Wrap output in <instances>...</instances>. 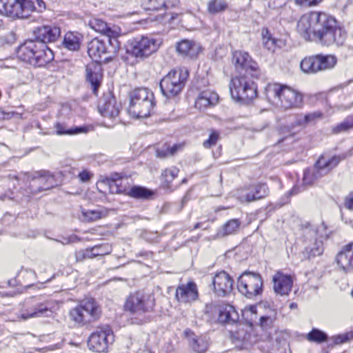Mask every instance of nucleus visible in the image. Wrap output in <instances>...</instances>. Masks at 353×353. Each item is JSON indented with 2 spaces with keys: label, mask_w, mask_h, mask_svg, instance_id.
Returning a JSON list of instances; mask_svg holds the SVG:
<instances>
[{
  "label": "nucleus",
  "mask_w": 353,
  "mask_h": 353,
  "mask_svg": "<svg viewBox=\"0 0 353 353\" xmlns=\"http://www.w3.org/2000/svg\"><path fill=\"white\" fill-rule=\"evenodd\" d=\"M296 28L306 41L318 39L324 46H342L346 39L345 30L335 18L325 12H312L303 15Z\"/></svg>",
  "instance_id": "nucleus-1"
},
{
  "label": "nucleus",
  "mask_w": 353,
  "mask_h": 353,
  "mask_svg": "<svg viewBox=\"0 0 353 353\" xmlns=\"http://www.w3.org/2000/svg\"><path fill=\"white\" fill-rule=\"evenodd\" d=\"M17 57L35 67H43L53 60L54 54L44 43L30 39L19 47Z\"/></svg>",
  "instance_id": "nucleus-2"
},
{
  "label": "nucleus",
  "mask_w": 353,
  "mask_h": 353,
  "mask_svg": "<svg viewBox=\"0 0 353 353\" xmlns=\"http://www.w3.org/2000/svg\"><path fill=\"white\" fill-rule=\"evenodd\" d=\"M265 91L270 100L285 110L300 108L303 103L301 94L289 86L269 84Z\"/></svg>",
  "instance_id": "nucleus-3"
},
{
  "label": "nucleus",
  "mask_w": 353,
  "mask_h": 353,
  "mask_svg": "<svg viewBox=\"0 0 353 353\" xmlns=\"http://www.w3.org/2000/svg\"><path fill=\"white\" fill-rule=\"evenodd\" d=\"M154 105L153 93L146 88H137L131 94L128 112L132 117L145 118L150 114Z\"/></svg>",
  "instance_id": "nucleus-4"
},
{
  "label": "nucleus",
  "mask_w": 353,
  "mask_h": 353,
  "mask_svg": "<svg viewBox=\"0 0 353 353\" xmlns=\"http://www.w3.org/2000/svg\"><path fill=\"white\" fill-rule=\"evenodd\" d=\"M105 53V41L101 37H95L90 41V57L94 62L93 72L90 71V83L92 85V92L96 96L103 80L101 55Z\"/></svg>",
  "instance_id": "nucleus-5"
},
{
  "label": "nucleus",
  "mask_w": 353,
  "mask_h": 353,
  "mask_svg": "<svg viewBox=\"0 0 353 353\" xmlns=\"http://www.w3.org/2000/svg\"><path fill=\"white\" fill-rule=\"evenodd\" d=\"M188 76V70L185 68L171 70L160 81L162 94L167 98L177 95L184 87Z\"/></svg>",
  "instance_id": "nucleus-6"
},
{
  "label": "nucleus",
  "mask_w": 353,
  "mask_h": 353,
  "mask_svg": "<svg viewBox=\"0 0 353 353\" xmlns=\"http://www.w3.org/2000/svg\"><path fill=\"white\" fill-rule=\"evenodd\" d=\"M230 90L234 101L244 103L250 102L257 94L254 83L248 80L245 75L232 78L230 83Z\"/></svg>",
  "instance_id": "nucleus-7"
},
{
  "label": "nucleus",
  "mask_w": 353,
  "mask_h": 353,
  "mask_svg": "<svg viewBox=\"0 0 353 353\" xmlns=\"http://www.w3.org/2000/svg\"><path fill=\"white\" fill-rule=\"evenodd\" d=\"M239 292L248 299H253L262 294L263 281L260 274L245 271L238 278Z\"/></svg>",
  "instance_id": "nucleus-8"
},
{
  "label": "nucleus",
  "mask_w": 353,
  "mask_h": 353,
  "mask_svg": "<svg viewBox=\"0 0 353 353\" xmlns=\"http://www.w3.org/2000/svg\"><path fill=\"white\" fill-rule=\"evenodd\" d=\"M54 310V302L51 300L34 301L26 305L17 314L19 321H27L30 319L51 318Z\"/></svg>",
  "instance_id": "nucleus-9"
},
{
  "label": "nucleus",
  "mask_w": 353,
  "mask_h": 353,
  "mask_svg": "<svg viewBox=\"0 0 353 353\" xmlns=\"http://www.w3.org/2000/svg\"><path fill=\"white\" fill-rule=\"evenodd\" d=\"M154 305L155 299L152 294L139 291L128 296L124 307L131 313L142 314L152 312Z\"/></svg>",
  "instance_id": "nucleus-10"
},
{
  "label": "nucleus",
  "mask_w": 353,
  "mask_h": 353,
  "mask_svg": "<svg viewBox=\"0 0 353 353\" xmlns=\"http://www.w3.org/2000/svg\"><path fill=\"white\" fill-rule=\"evenodd\" d=\"M161 41L152 36H143L134 39L128 51L137 58H145L157 51Z\"/></svg>",
  "instance_id": "nucleus-11"
},
{
  "label": "nucleus",
  "mask_w": 353,
  "mask_h": 353,
  "mask_svg": "<svg viewBox=\"0 0 353 353\" xmlns=\"http://www.w3.org/2000/svg\"><path fill=\"white\" fill-rule=\"evenodd\" d=\"M340 161L341 158L336 156L330 159H326L323 157H321L314 168L307 169L304 172L303 177L304 185H312L316 180L327 174L332 169L335 168Z\"/></svg>",
  "instance_id": "nucleus-12"
},
{
  "label": "nucleus",
  "mask_w": 353,
  "mask_h": 353,
  "mask_svg": "<svg viewBox=\"0 0 353 353\" xmlns=\"http://www.w3.org/2000/svg\"><path fill=\"white\" fill-rule=\"evenodd\" d=\"M232 62L235 70L240 75L250 74L254 78L259 77L260 70L259 65L248 52L235 51L232 54Z\"/></svg>",
  "instance_id": "nucleus-13"
},
{
  "label": "nucleus",
  "mask_w": 353,
  "mask_h": 353,
  "mask_svg": "<svg viewBox=\"0 0 353 353\" xmlns=\"http://www.w3.org/2000/svg\"><path fill=\"white\" fill-rule=\"evenodd\" d=\"M23 175L27 181L30 182L29 188L32 194L49 190L57 185L54 175L46 170L25 173Z\"/></svg>",
  "instance_id": "nucleus-14"
},
{
  "label": "nucleus",
  "mask_w": 353,
  "mask_h": 353,
  "mask_svg": "<svg viewBox=\"0 0 353 353\" xmlns=\"http://www.w3.org/2000/svg\"><path fill=\"white\" fill-rule=\"evenodd\" d=\"M32 8L30 0H0V12L10 17L26 18Z\"/></svg>",
  "instance_id": "nucleus-15"
},
{
  "label": "nucleus",
  "mask_w": 353,
  "mask_h": 353,
  "mask_svg": "<svg viewBox=\"0 0 353 353\" xmlns=\"http://www.w3.org/2000/svg\"><path fill=\"white\" fill-rule=\"evenodd\" d=\"M114 336L108 326L97 327L90 334V350L96 352H105L108 345L112 344Z\"/></svg>",
  "instance_id": "nucleus-16"
},
{
  "label": "nucleus",
  "mask_w": 353,
  "mask_h": 353,
  "mask_svg": "<svg viewBox=\"0 0 353 353\" xmlns=\"http://www.w3.org/2000/svg\"><path fill=\"white\" fill-rule=\"evenodd\" d=\"M205 313L212 316L218 314V321L221 323H234L239 320L237 312L230 305L208 303L205 306Z\"/></svg>",
  "instance_id": "nucleus-17"
},
{
  "label": "nucleus",
  "mask_w": 353,
  "mask_h": 353,
  "mask_svg": "<svg viewBox=\"0 0 353 353\" xmlns=\"http://www.w3.org/2000/svg\"><path fill=\"white\" fill-rule=\"evenodd\" d=\"M320 228H324L323 225H322L318 228L310 225L303 229L305 241L311 243L306 248L307 250H309L310 256H319L323 253V234L319 233Z\"/></svg>",
  "instance_id": "nucleus-18"
},
{
  "label": "nucleus",
  "mask_w": 353,
  "mask_h": 353,
  "mask_svg": "<svg viewBox=\"0 0 353 353\" xmlns=\"http://www.w3.org/2000/svg\"><path fill=\"white\" fill-rule=\"evenodd\" d=\"M121 104L115 98L108 94L105 96L98 104V110L101 115L110 120L112 123L119 121Z\"/></svg>",
  "instance_id": "nucleus-19"
},
{
  "label": "nucleus",
  "mask_w": 353,
  "mask_h": 353,
  "mask_svg": "<svg viewBox=\"0 0 353 353\" xmlns=\"http://www.w3.org/2000/svg\"><path fill=\"white\" fill-rule=\"evenodd\" d=\"M268 188L265 183H258L239 190L238 199L241 202H252L268 196Z\"/></svg>",
  "instance_id": "nucleus-20"
},
{
  "label": "nucleus",
  "mask_w": 353,
  "mask_h": 353,
  "mask_svg": "<svg viewBox=\"0 0 353 353\" xmlns=\"http://www.w3.org/2000/svg\"><path fill=\"white\" fill-rule=\"evenodd\" d=\"M233 283V279L226 272H219L212 279L213 291L219 296H225L232 292Z\"/></svg>",
  "instance_id": "nucleus-21"
},
{
  "label": "nucleus",
  "mask_w": 353,
  "mask_h": 353,
  "mask_svg": "<svg viewBox=\"0 0 353 353\" xmlns=\"http://www.w3.org/2000/svg\"><path fill=\"white\" fill-rule=\"evenodd\" d=\"M61 34L59 28L52 26H42L37 27L33 30L35 42L47 43L54 42Z\"/></svg>",
  "instance_id": "nucleus-22"
},
{
  "label": "nucleus",
  "mask_w": 353,
  "mask_h": 353,
  "mask_svg": "<svg viewBox=\"0 0 353 353\" xmlns=\"http://www.w3.org/2000/svg\"><path fill=\"white\" fill-rule=\"evenodd\" d=\"M176 299L181 303H191L198 299L199 292L196 283L189 281L186 284L179 285L175 292Z\"/></svg>",
  "instance_id": "nucleus-23"
},
{
  "label": "nucleus",
  "mask_w": 353,
  "mask_h": 353,
  "mask_svg": "<svg viewBox=\"0 0 353 353\" xmlns=\"http://www.w3.org/2000/svg\"><path fill=\"white\" fill-rule=\"evenodd\" d=\"M273 288L276 294L288 295L292 290L293 281L291 276L279 271L272 277Z\"/></svg>",
  "instance_id": "nucleus-24"
},
{
  "label": "nucleus",
  "mask_w": 353,
  "mask_h": 353,
  "mask_svg": "<svg viewBox=\"0 0 353 353\" xmlns=\"http://www.w3.org/2000/svg\"><path fill=\"white\" fill-rule=\"evenodd\" d=\"M190 348L195 353H205L209 347V339L206 336L196 335L190 329L184 331Z\"/></svg>",
  "instance_id": "nucleus-25"
},
{
  "label": "nucleus",
  "mask_w": 353,
  "mask_h": 353,
  "mask_svg": "<svg viewBox=\"0 0 353 353\" xmlns=\"http://www.w3.org/2000/svg\"><path fill=\"white\" fill-rule=\"evenodd\" d=\"M336 262L345 272L353 270V242L341 249L336 256Z\"/></svg>",
  "instance_id": "nucleus-26"
},
{
  "label": "nucleus",
  "mask_w": 353,
  "mask_h": 353,
  "mask_svg": "<svg viewBox=\"0 0 353 353\" xmlns=\"http://www.w3.org/2000/svg\"><path fill=\"white\" fill-rule=\"evenodd\" d=\"M259 306L263 307L266 312L260 316L259 325L263 330H269L274 325L277 312L268 302H263Z\"/></svg>",
  "instance_id": "nucleus-27"
},
{
  "label": "nucleus",
  "mask_w": 353,
  "mask_h": 353,
  "mask_svg": "<svg viewBox=\"0 0 353 353\" xmlns=\"http://www.w3.org/2000/svg\"><path fill=\"white\" fill-rule=\"evenodd\" d=\"M218 94L211 90H205L199 94L195 101L196 108L204 110L207 108L214 106L218 103Z\"/></svg>",
  "instance_id": "nucleus-28"
},
{
  "label": "nucleus",
  "mask_w": 353,
  "mask_h": 353,
  "mask_svg": "<svg viewBox=\"0 0 353 353\" xmlns=\"http://www.w3.org/2000/svg\"><path fill=\"white\" fill-rule=\"evenodd\" d=\"M176 50L182 56L193 58L199 53L201 47L195 42L185 39L178 43Z\"/></svg>",
  "instance_id": "nucleus-29"
},
{
  "label": "nucleus",
  "mask_w": 353,
  "mask_h": 353,
  "mask_svg": "<svg viewBox=\"0 0 353 353\" xmlns=\"http://www.w3.org/2000/svg\"><path fill=\"white\" fill-rule=\"evenodd\" d=\"M130 196L138 199H148L154 194V192L145 187L133 186L127 193Z\"/></svg>",
  "instance_id": "nucleus-30"
},
{
  "label": "nucleus",
  "mask_w": 353,
  "mask_h": 353,
  "mask_svg": "<svg viewBox=\"0 0 353 353\" xmlns=\"http://www.w3.org/2000/svg\"><path fill=\"white\" fill-rule=\"evenodd\" d=\"M90 28L95 32L107 35L108 37L114 36V31L108 27L107 23L99 19H94L90 21Z\"/></svg>",
  "instance_id": "nucleus-31"
},
{
  "label": "nucleus",
  "mask_w": 353,
  "mask_h": 353,
  "mask_svg": "<svg viewBox=\"0 0 353 353\" xmlns=\"http://www.w3.org/2000/svg\"><path fill=\"white\" fill-rule=\"evenodd\" d=\"M179 170L176 167L166 168L161 174V181L163 185L167 188H172V181L178 176Z\"/></svg>",
  "instance_id": "nucleus-32"
},
{
  "label": "nucleus",
  "mask_w": 353,
  "mask_h": 353,
  "mask_svg": "<svg viewBox=\"0 0 353 353\" xmlns=\"http://www.w3.org/2000/svg\"><path fill=\"white\" fill-rule=\"evenodd\" d=\"M183 146V144H175L172 146H170L168 144H163L161 148L157 150V156L163 159L172 157L174 155L177 151L180 150Z\"/></svg>",
  "instance_id": "nucleus-33"
},
{
  "label": "nucleus",
  "mask_w": 353,
  "mask_h": 353,
  "mask_svg": "<svg viewBox=\"0 0 353 353\" xmlns=\"http://www.w3.org/2000/svg\"><path fill=\"white\" fill-rule=\"evenodd\" d=\"M316 56L305 57L300 63L301 70L305 74L316 73Z\"/></svg>",
  "instance_id": "nucleus-34"
},
{
  "label": "nucleus",
  "mask_w": 353,
  "mask_h": 353,
  "mask_svg": "<svg viewBox=\"0 0 353 353\" xmlns=\"http://www.w3.org/2000/svg\"><path fill=\"white\" fill-rule=\"evenodd\" d=\"M261 37L263 46L268 50L274 52L276 46V39L272 37L268 28H262Z\"/></svg>",
  "instance_id": "nucleus-35"
},
{
  "label": "nucleus",
  "mask_w": 353,
  "mask_h": 353,
  "mask_svg": "<svg viewBox=\"0 0 353 353\" xmlns=\"http://www.w3.org/2000/svg\"><path fill=\"white\" fill-rule=\"evenodd\" d=\"M63 44L70 50H78L80 47L79 38L72 32H68L64 37Z\"/></svg>",
  "instance_id": "nucleus-36"
},
{
  "label": "nucleus",
  "mask_w": 353,
  "mask_h": 353,
  "mask_svg": "<svg viewBox=\"0 0 353 353\" xmlns=\"http://www.w3.org/2000/svg\"><path fill=\"white\" fill-rule=\"evenodd\" d=\"M240 225V221L238 219H231L228 221L219 231L217 235L223 237L232 234L237 231Z\"/></svg>",
  "instance_id": "nucleus-37"
},
{
  "label": "nucleus",
  "mask_w": 353,
  "mask_h": 353,
  "mask_svg": "<svg viewBox=\"0 0 353 353\" xmlns=\"http://www.w3.org/2000/svg\"><path fill=\"white\" fill-rule=\"evenodd\" d=\"M322 117V113L320 112H314L305 115H299L296 119V125L305 126L309 123L315 122Z\"/></svg>",
  "instance_id": "nucleus-38"
},
{
  "label": "nucleus",
  "mask_w": 353,
  "mask_h": 353,
  "mask_svg": "<svg viewBox=\"0 0 353 353\" xmlns=\"http://www.w3.org/2000/svg\"><path fill=\"white\" fill-rule=\"evenodd\" d=\"M110 194H120L125 191V187L122 185V179L119 174L115 173L110 177Z\"/></svg>",
  "instance_id": "nucleus-39"
},
{
  "label": "nucleus",
  "mask_w": 353,
  "mask_h": 353,
  "mask_svg": "<svg viewBox=\"0 0 353 353\" xmlns=\"http://www.w3.org/2000/svg\"><path fill=\"white\" fill-rule=\"evenodd\" d=\"M306 339L310 342L316 343H321L328 340V336L326 333L317 329L313 328L306 336Z\"/></svg>",
  "instance_id": "nucleus-40"
},
{
  "label": "nucleus",
  "mask_w": 353,
  "mask_h": 353,
  "mask_svg": "<svg viewBox=\"0 0 353 353\" xmlns=\"http://www.w3.org/2000/svg\"><path fill=\"white\" fill-rule=\"evenodd\" d=\"M227 8L228 3L225 0H211L208 3V10L212 14L223 12Z\"/></svg>",
  "instance_id": "nucleus-41"
},
{
  "label": "nucleus",
  "mask_w": 353,
  "mask_h": 353,
  "mask_svg": "<svg viewBox=\"0 0 353 353\" xmlns=\"http://www.w3.org/2000/svg\"><path fill=\"white\" fill-rule=\"evenodd\" d=\"M353 128V115L346 117L343 121L333 127L334 134L346 132Z\"/></svg>",
  "instance_id": "nucleus-42"
},
{
  "label": "nucleus",
  "mask_w": 353,
  "mask_h": 353,
  "mask_svg": "<svg viewBox=\"0 0 353 353\" xmlns=\"http://www.w3.org/2000/svg\"><path fill=\"white\" fill-rule=\"evenodd\" d=\"M353 128V115L346 117L343 121L333 127L334 134L346 132Z\"/></svg>",
  "instance_id": "nucleus-43"
},
{
  "label": "nucleus",
  "mask_w": 353,
  "mask_h": 353,
  "mask_svg": "<svg viewBox=\"0 0 353 353\" xmlns=\"http://www.w3.org/2000/svg\"><path fill=\"white\" fill-rule=\"evenodd\" d=\"M257 310L256 305L246 306L242 310V316L248 323L252 325L256 319Z\"/></svg>",
  "instance_id": "nucleus-44"
},
{
  "label": "nucleus",
  "mask_w": 353,
  "mask_h": 353,
  "mask_svg": "<svg viewBox=\"0 0 353 353\" xmlns=\"http://www.w3.org/2000/svg\"><path fill=\"white\" fill-rule=\"evenodd\" d=\"M101 305L93 299H90V321L99 319L101 315Z\"/></svg>",
  "instance_id": "nucleus-45"
},
{
  "label": "nucleus",
  "mask_w": 353,
  "mask_h": 353,
  "mask_svg": "<svg viewBox=\"0 0 353 353\" xmlns=\"http://www.w3.org/2000/svg\"><path fill=\"white\" fill-rule=\"evenodd\" d=\"M87 312L88 310L85 307L78 306L70 312V316L76 323H81L84 319V313Z\"/></svg>",
  "instance_id": "nucleus-46"
},
{
  "label": "nucleus",
  "mask_w": 353,
  "mask_h": 353,
  "mask_svg": "<svg viewBox=\"0 0 353 353\" xmlns=\"http://www.w3.org/2000/svg\"><path fill=\"white\" fill-rule=\"evenodd\" d=\"M324 71L332 69L337 63V59L332 54H320Z\"/></svg>",
  "instance_id": "nucleus-47"
},
{
  "label": "nucleus",
  "mask_w": 353,
  "mask_h": 353,
  "mask_svg": "<svg viewBox=\"0 0 353 353\" xmlns=\"http://www.w3.org/2000/svg\"><path fill=\"white\" fill-rule=\"evenodd\" d=\"M353 339V332L333 336L329 339L331 345H339L347 342Z\"/></svg>",
  "instance_id": "nucleus-48"
},
{
  "label": "nucleus",
  "mask_w": 353,
  "mask_h": 353,
  "mask_svg": "<svg viewBox=\"0 0 353 353\" xmlns=\"http://www.w3.org/2000/svg\"><path fill=\"white\" fill-rule=\"evenodd\" d=\"M210 131V133L209 135V138L203 143V147L205 148H210L212 146L216 145L217 141L220 139L219 132L214 129H211Z\"/></svg>",
  "instance_id": "nucleus-49"
},
{
  "label": "nucleus",
  "mask_w": 353,
  "mask_h": 353,
  "mask_svg": "<svg viewBox=\"0 0 353 353\" xmlns=\"http://www.w3.org/2000/svg\"><path fill=\"white\" fill-rule=\"evenodd\" d=\"M110 178H105L99 181L97 183L98 190L103 194L110 193Z\"/></svg>",
  "instance_id": "nucleus-50"
},
{
  "label": "nucleus",
  "mask_w": 353,
  "mask_h": 353,
  "mask_svg": "<svg viewBox=\"0 0 353 353\" xmlns=\"http://www.w3.org/2000/svg\"><path fill=\"white\" fill-rule=\"evenodd\" d=\"M56 128H57V132L59 134H78V133H80V132H86L87 130H88V128L87 127H79V128H74L72 130H68V131H64V130H62L61 126L60 124H57V126H56Z\"/></svg>",
  "instance_id": "nucleus-51"
},
{
  "label": "nucleus",
  "mask_w": 353,
  "mask_h": 353,
  "mask_svg": "<svg viewBox=\"0 0 353 353\" xmlns=\"http://www.w3.org/2000/svg\"><path fill=\"white\" fill-rule=\"evenodd\" d=\"M108 211L103 208L90 210V221H97L106 216Z\"/></svg>",
  "instance_id": "nucleus-52"
},
{
  "label": "nucleus",
  "mask_w": 353,
  "mask_h": 353,
  "mask_svg": "<svg viewBox=\"0 0 353 353\" xmlns=\"http://www.w3.org/2000/svg\"><path fill=\"white\" fill-rule=\"evenodd\" d=\"M149 10H159L161 8L164 6L165 2L163 0H148Z\"/></svg>",
  "instance_id": "nucleus-53"
},
{
  "label": "nucleus",
  "mask_w": 353,
  "mask_h": 353,
  "mask_svg": "<svg viewBox=\"0 0 353 353\" xmlns=\"http://www.w3.org/2000/svg\"><path fill=\"white\" fill-rule=\"evenodd\" d=\"M268 6L271 9H279L283 7L287 2V0H267Z\"/></svg>",
  "instance_id": "nucleus-54"
},
{
  "label": "nucleus",
  "mask_w": 353,
  "mask_h": 353,
  "mask_svg": "<svg viewBox=\"0 0 353 353\" xmlns=\"http://www.w3.org/2000/svg\"><path fill=\"white\" fill-rule=\"evenodd\" d=\"M322 0H296V2L300 5L304 6H316Z\"/></svg>",
  "instance_id": "nucleus-55"
},
{
  "label": "nucleus",
  "mask_w": 353,
  "mask_h": 353,
  "mask_svg": "<svg viewBox=\"0 0 353 353\" xmlns=\"http://www.w3.org/2000/svg\"><path fill=\"white\" fill-rule=\"evenodd\" d=\"M80 239L77 237V236H76V235H70L68 237L63 238V241H61V242L63 245H68V244L71 243L77 242V241H78Z\"/></svg>",
  "instance_id": "nucleus-56"
},
{
  "label": "nucleus",
  "mask_w": 353,
  "mask_h": 353,
  "mask_svg": "<svg viewBox=\"0 0 353 353\" xmlns=\"http://www.w3.org/2000/svg\"><path fill=\"white\" fill-rule=\"evenodd\" d=\"M345 205L347 209L353 210V192L350 193L345 199Z\"/></svg>",
  "instance_id": "nucleus-57"
},
{
  "label": "nucleus",
  "mask_w": 353,
  "mask_h": 353,
  "mask_svg": "<svg viewBox=\"0 0 353 353\" xmlns=\"http://www.w3.org/2000/svg\"><path fill=\"white\" fill-rule=\"evenodd\" d=\"M33 6L32 11L37 10V8L35 7V2L37 3L38 9L39 11H41L42 9L45 8V3L43 0H30ZM26 1H29V0H26Z\"/></svg>",
  "instance_id": "nucleus-58"
},
{
  "label": "nucleus",
  "mask_w": 353,
  "mask_h": 353,
  "mask_svg": "<svg viewBox=\"0 0 353 353\" xmlns=\"http://www.w3.org/2000/svg\"><path fill=\"white\" fill-rule=\"evenodd\" d=\"M13 113L6 112L2 109H0V120L9 119L12 117Z\"/></svg>",
  "instance_id": "nucleus-59"
},
{
  "label": "nucleus",
  "mask_w": 353,
  "mask_h": 353,
  "mask_svg": "<svg viewBox=\"0 0 353 353\" xmlns=\"http://www.w3.org/2000/svg\"><path fill=\"white\" fill-rule=\"evenodd\" d=\"M87 251H88V250H86L85 251L84 250H79V251L77 252H76L77 259L78 261L85 259L86 258Z\"/></svg>",
  "instance_id": "nucleus-60"
},
{
  "label": "nucleus",
  "mask_w": 353,
  "mask_h": 353,
  "mask_svg": "<svg viewBox=\"0 0 353 353\" xmlns=\"http://www.w3.org/2000/svg\"><path fill=\"white\" fill-rule=\"evenodd\" d=\"M316 56V61H317V65H316V73L319 72H323L324 69L322 65V61L320 57V54H317Z\"/></svg>",
  "instance_id": "nucleus-61"
},
{
  "label": "nucleus",
  "mask_w": 353,
  "mask_h": 353,
  "mask_svg": "<svg viewBox=\"0 0 353 353\" xmlns=\"http://www.w3.org/2000/svg\"><path fill=\"white\" fill-rule=\"evenodd\" d=\"M316 56V61H317V65H316V73L319 72H323L324 69L322 65V61L320 57V54H317Z\"/></svg>",
  "instance_id": "nucleus-62"
},
{
  "label": "nucleus",
  "mask_w": 353,
  "mask_h": 353,
  "mask_svg": "<svg viewBox=\"0 0 353 353\" xmlns=\"http://www.w3.org/2000/svg\"><path fill=\"white\" fill-rule=\"evenodd\" d=\"M237 338L242 341H248V336L246 333H244L243 330L237 332Z\"/></svg>",
  "instance_id": "nucleus-63"
},
{
  "label": "nucleus",
  "mask_w": 353,
  "mask_h": 353,
  "mask_svg": "<svg viewBox=\"0 0 353 353\" xmlns=\"http://www.w3.org/2000/svg\"><path fill=\"white\" fill-rule=\"evenodd\" d=\"M79 177L83 182L88 181V172L87 170H83L79 174Z\"/></svg>",
  "instance_id": "nucleus-64"
}]
</instances>
